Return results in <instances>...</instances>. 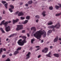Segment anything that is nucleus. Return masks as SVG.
<instances>
[{"label": "nucleus", "mask_w": 61, "mask_h": 61, "mask_svg": "<svg viewBox=\"0 0 61 61\" xmlns=\"http://www.w3.org/2000/svg\"><path fill=\"white\" fill-rule=\"evenodd\" d=\"M44 33V35H43V36L44 37H45L46 36V32L44 30H43V31L41 30L37 31L33 35L34 36L38 39L41 37V36Z\"/></svg>", "instance_id": "obj_1"}, {"label": "nucleus", "mask_w": 61, "mask_h": 61, "mask_svg": "<svg viewBox=\"0 0 61 61\" xmlns=\"http://www.w3.org/2000/svg\"><path fill=\"white\" fill-rule=\"evenodd\" d=\"M19 38H22L23 39H25L23 40L22 41V40L21 39L19 40L18 41L17 43L18 45L20 46H22L25 44V43L26 42V41H25V39L26 38V37L25 36H20L19 37Z\"/></svg>", "instance_id": "obj_2"}, {"label": "nucleus", "mask_w": 61, "mask_h": 61, "mask_svg": "<svg viewBox=\"0 0 61 61\" xmlns=\"http://www.w3.org/2000/svg\"><path fill=\"white\" fill-rule=\"evenodd\" d=\"M60 26V25L59 23L56 24L55 25H52L48 26L49 28H54L56 27L57 29L59 28Z\"/></svg>", "instance_id": "obj_3"}, {"label": "nucleus", "mask_w": 61, "mask_h": 61, "mask_svg": "<svg viewBox=\"0 0 61 61\" xmlns=\"http://www.w3.org/2000/svg\"><path fill=\"white\" fill-rule=\"evenodd\" d=\"M23 25H17V27L16 29V30L17 31H19L20 30H21L22 29H23V28H24V27H23Z\"/></svg>", "instance_id": "obj_4"}, {"label": "nucleus", "mask_w": 61, "mask_h": 61, "mask_svg": "<svg viewBox=\"0 0 61 61\" xmlns=\"http://www.w3.org/2000/svg\"><path fill=\"white\" fill-rule=\"evenodd\" d=\"M18 14L19 16H21L24 15V13L22 12H19V11H16L15 14V15H17Z\"/></svg>", "instance_id": "obj_5"}, {"label": "nucleus", "mask_w": 61, "mask_h": 61, "mask_svg": "<svg viewBox=\"0 0 61 61\" xmlns=\"http://www.w3.org/2000/svg\"><path fill=\"white\" fill-rule=\"evenodd\" d=\"M5 22V20H4L2 21L1 23H2L3 25H5V27H6L7 25L8 24V22L6 21L5 23H4Z\"/></svg>", "instance_id": "obj_6"}, {"label": "nucleus", "mask_w": 61, "mask_h": 61, "mask_svg": "<svg viewBox=\"0 0 61 61\" xmlns=\"http://www.w3.org/2000/svg\"><path fill=\"white\" fill-rule=\"evenodd\" d=\"M10 7L11 8H12V9L11 8H9V10L10 12L12 13L13 11L12 10V9H14V7L12 5H10Z\"/></svg>", "instance_id": "obj_7"}, {"label": "nucleus", "mask_w": 61, "mask_h": 61, "mask_svg": "<svg viewBox=\"0 0 61 61\" xmlns=\"http://www.w3.org/2000/svg\"><path fill=\"white\" fill-rule=\"evenodd\" d=\"M5 29V30L6 32H9L11 30L9 26L6 27Z\"/></svg>", "instance_id": "obj_8"}, {"label": "nucleus", "mask_w": 61, "mask_h": 61, "mask_svg": "<svg viewBox=\"0 0 61 61\" xmlns=\"http://www.w3.org/2000/svg\"><path fill=\"white\" fill-rule=\"evenodd\" d=\"M48 50V48H45L44 50H43L42 51L43 52H44L45 53H46L47 52Z\"/></svg>", "instance_id": "obj_9"}, {"label": "nucleus", "mask_w": 61, "mask_h": 61, "mask_svg": "<svg viewBox=\"0 0 61 61\" xmlns=\"http://www.w3.org/2000/svg\"><path fill=\"white\" fill-rule=\"evenodd\" d=\"M19 19H17L16 20H13V24H15V23L17 22H19Z\"/></svg>", "instance_id": "obj_10"}, {"label": "nucleus", "mask_w": 61, "mask_h": 61, "mask_svg": "<svg viewBox=\"0 0 61 61\" xmlns=\"http://www.w3.org/2000/svg\"><path fill=\"white\" fill-rule=\"evenodd\" d=\"M30 52H29L27 54H26V59L27 60L30 57Z\"/></svg>", "instance_id": "obj_11"}, {"label": "nucleus", "mask_w": 61, "mask_h": 61, "mask_svg": "<svg viewBox=\"0 0 61 61\" xmlns=\"http://www.w3.org/2000/svg\"><path fill=\"white\" fill-rule=\"evenodd\" d=\"M58 39V37L57 36H56V38L54 39V42H56L57 41Z\"/></svg>", "instance_id": "obj_12"}, {"label": "nucleus", "mask_w": 61, "mask_h": 61, "mask_svg": "<svg viewBox=\"0 0 61 61\" xmlns=\"http://www.w3.org/2000/svg\"><path fill=\"white\" fill-rule=\"evenodd\" d=\"M17 35V34L16 33L14 34H12V35L9 36V37L10 38V37H12L13 36H16Z\"/></svg>", "instance_id": "obj_13"}, {"label": "nucleus", "mask_w": 61, "mask_h": 61, "mask_svg": "<svg viewBox=\"0 0 61 61\" xmlns=\"http://www.w3.org/2000/svg\"><path fill=\"white\" fill-rule=\"evenodd\" d=\"M46 12L45 11H44L42 12V15H43V17H45L46 16V14H45Z\"/></svg>", "instance_id": "obj_14"}, {"label": "nucleus", "mask_w": 61, "mask_h": 61, "mask_svg": "<svg viewBox=\"0 0 61 61\" xmlns=\"http://www.w3.org/2000/svg\"><path fill=\"white\" fill-rule=\"evenodd\" d=\"M61 15V12L59 13H57L56 15V17L59 16Z\"/></svg>", "instance_id": "obj_15"}, {"label": "nucleus", "mask_w": 61, "mask_h": 61, "mask_svg": "<svg viewBox=\"0 0 61 61\" xmlns=\"http://www.w3.org/2000/svg\"><path fill=\"white\" fill-rule=\"evenodd\" d=\"M52 32V30H50L48 31L47 32V36H48L49 35V33H51Z\"/></svg>", "instance_id": "obj_16"}, {"label": "nucleus", "mask_w": 61, "mask_h": 61, "mask_svg": "<svg viewBox=\"0 0 61 61\" xmlns=\"http://www.w3.org/2000/svg\"><path fill=\"white\" fill-rule=\"evenodd\" d=\"M28 22V20H25L23 22V24H25L27 23Z\"/></svg>", "instance_id": "obj_17"}, {"label": "nucleus", "mask_w": 61, "mask_h": 61, "mask_svg": "<svg viewBox=\"0 0 61 61\" xmlns=\"http://www.w3.org/2000/svg\"><path fill=\"white\" fill-rule=\"evenodd\" d=\"M54 56L57 57H59L58 54H53Z\"/></svg>", "instance_id": "obj_18"}, {"label": "nucleus", "mask_w": 61, "mask_h": 61, "mask_svg": "<svg viewBox=\"0 0 61 61\" xmlns=\"http://www.w3.org/2000/svg\"><path fill=\"white\" fill-rule=\"evenodd\" d=\"M32 3H33V1L32 0L29 1L28 2V4L29 5L31 4Z\"/></svg>", "instance_id": "obj_19"}, {"label": "nucleus", "mask_w": 61, "mask_h": 61, "mask_svg": "<svg viewBox=\"0 0 61 61\" xmlns=\"http://www.w3.org/2000/svg\"><path fill=\"white\" fill-rule=\"evenodd\" d=\"M0 30L3 33H5V31H4L3 30V29L2 28H1L0 29Z\"/></svg>", "instance_id": "obj_20"}, {"label": "nucleus", "mask_w": 61, "mask_h": 61, "mask_svg": "<svg viewBox=\"0 0 61 61\" xmlns=\"http://www.w3.org/2000/svg\"><path fill=\"white\" fill-rule=\"evenodd\" d=\"M60 8V7L57 5H55V8L57 10H58V9Z\"/></svg>", "instance_id": "obj_21"}, {"label": "nucleus", "mask_w": 61, "mask_h": 61, "mask_svg": "<svg viewBox=\"0 0 61 61\" xmlns=\"http://www.w3.org/2000/svg\"><path fill=\"white\" fill-rule=\"evenodd\" d=\"M19 53V51H15L14 53V54L15 55H16L18 54Z\"/></svg>", "instance_id": "obj_22"}, {"label": "nucleus", "mask_w": 61, "mask_h": 61, "mask_svg": "<svg viewBox=\"0 0 61 61\" xmlns=\"http://www.w3.org/2000/svg\"><path fill=\"white\" fill-rule=\"evenodd\" d=\"M35 41V39H33L31 40V44H33L34 43V41Z\"/></svg>", "instance_id": "obj_23"}, {"label": "nucleus", "mask_w": 61, "mask_h": 61, "mask_svg": "<svg viewBox=\"0 0 61 61\" xmlns=\"http://www.w3.org/2000/svg\"><path fill=\"white\" fill-rule=\"evenodd\" d=\"M53 24V22L51 21H50V22L48 24V25H51Z\"/></svg>", "instance_id": "obj_24"}, {"label": "nucleus", "mask_w": 61, "mask_h": 61, "mask_svg": "<svg viewBox=\"0 0 61 61\" xmlns=\"http://www.w3.org/2000/svg\"><path fill=\"white\" fill-rule=\"evenodd\" d=\"M30 16H27L26 17V19L28 20H29L30 19Z\"/></svg>", "instance_id": "obj_25"}, {"label": "nucleus", "mask_w": 61, "mask_h": 61, "mask_svg": "<svg viewBox=\"0 0 61 61\" xmlns=\"http://www.w3.org/2000/svg\"><path fill=\"white\" fill-rule=\"evenodd\" d=\"M36 29L35 27H34V29L33 30V31L32 32V33H35L36 31Z\"/></svg>", "instance_id": "obj_26"}, {"label": "nucleus", "mask_w": 61, "mask_h": 61, "mask_svg": "<svg viewBox=\"0 0 61 61\" xmlns=\"http://www.w3.org/2000/svg\"><path fill=\"white\" fill-rule=\"evenodd\" d=\"M8 5V3H6V4H5L4 5V6L5 7V8L6 9L7 8V6Z\"/></svg>", "instance_id": "obj_27"}, {"label": "nucleus", "mask_w": 61, "mask_h": 61, "mask_svg": "<svg viewBox=\"0 0 61 61\" xmlns=\"http://www.w3.org/2000/svg\"><path fill=\"white\" fill-rule=\"evenodd\" d=\"M21 49V47H19L18 48V49H17L16 50L17 51H19Z\"/></svg>", "instance_id": "obj_28"}, {"label": "nucleus", "mask_w": 61, "mask_h": 61, "mask_svg": "<svg viewBox=\"0 0 61 61\" xmlns=\"http://www.w3.org/2000/svg\"><path fill=\"white\" fill-rule=\"evenodd\" d=\"M49 9L50 10H52L53 9V7L52 6H50L49 8Z\"/></svg>", "instance_id": "obj_29"}, {"label": "nucleus", "mask_w": 61, "mask_h": 61, "mask_svg": "<svg viewBox=\"0 0 61 61\" xmlns=\"http://www.w3.org/2000/svg\"><path fill=\"white\" fill-rule=\"evenodd\" d=\"M35 18H37L38 19H39L40 18V16L39 15H36L35 16Z\"/></svg>", "instance_id": "obj_30"}, {"label": "nucleus", "mask_w": 61, "mask_h": 61, "mask_svg": "<svg viewBox=\"0 0 61 61\" xmlns=\"http://www.w3.org/2000/svg\"><path fill=\"white\" fill-rule=\"evenodd\" d=\"M20 19L21 20H23L25 19V17H20Z\"/></svg>", "instance_id": "obj_31"}, {"label": "nucleus", "mask_w": 61, "mask_h": 61, "mask_svg": "<svg viewBox=\"0 0 61 61\" xmlns=\"http://www.w3.org/2000/svg\"><path fill=\"white\" fill-rule=\"evenodd\" d=\"M3 48H0V54L1 52H2L3 51Z\"/></svg>", "instance_id": "obj_32"}, {"label": "nucleus", "mask_w": 61, "mask_h": 61, "mask_svg": "<svg viewBox=\"0 0 61 61\" xmlns=\"http://www.w3.org/2000/svg\"><path fill=\"white\" fill-rule=\"evenodd\" d=\"M46 56H47V57H51V56H50V55L48 54L46 55Z\"/></svg>", "instance_id": "obj_33"}, {"label": "nucleus", "mask_w": 61, "mask_h": 61, "mask_svg": "<svg viewBox=\"0 0 61 61\" xmlns=\"http://www.w3.org/2000/svg\"><path fill=\"white\" fill-rule=\"evenodd\" d=\"M6 3V2L4 1H2V3L3 4H5Z\"/></svg>", "instance_id": "obj_34"}, {"label": "nucleus", "mask_w": 61, "mask_h": 61, "mask_svg": "<svg viewBox=\"0 0 61 61\" xmlns=\"http://www.w3.org/2000/svg\"><path fill=\"white\" fill-rule=\"evenodd\" d=\"M6 61H10V59H9V58H8V59L6 60Z\"/></svg>", "instance_id": "obj_35"}, {"label": "nucleus", "mask_w": 61, "mask_h": 61, "mask_svg": "<svg viewBox=\"0 0 61 61\" xmlns=\"http://www.w3.org/2000/svg\"><path fill=\"white\" fill-rule=\"evenodd\" d=\"M41 55H38V56L37 58H40L41 57Z\"/></svg>", "instance_id": "obj_36"}, {"label": "nucleus", "mask_w": 61, "mask_h": 61, "mask_svg": "<svg viewBox=\"0 0 61 61\" xmlns=\"http://www.w3.org/2000/svg\"><path fill=\"white\" fill-rule=\"evenodd\" d=\"M35 28V27H32L31 28V30H33L34 29V28Z\"/></svg>", "instance_id": "obj_37"}, {"label": "nucleus", "mask_w": 61, "mask_h": 61, "mask_svg": "<svg viewBox=\"0 0 61 61\" xmlns=\"http://www.w3.org/2000/svg\"><path fill=\"white\" fill-rule=\"evenodd\" d=\"M22 33H25V30H23L22 31Z\"/></svg>", "instance_id": "obj_38"}, {"label": "nucleus", "mask_w": 61, "mask_h": 61, "mask_svg": "<svg viewBox=\"0 0 61 61\" xmlns=\"http://www.w3.org/2000/svg\"><path fill=\"white\" fill-rule=\"evenodd\" d=\"M6 56L5 55H3L2 56V57L3 58H4Z\"/></svg>", "instance_id": "obj_39"}, {"label": "nucleus", "mask_w": 61, "mask_h": 61, "mask_svg": "<svg viewBox=\"0 0 61 61\" xmlns=\"http://www.w3.org/2000/svg\"><path fill=\"white\" fill-rule=\"evenodd\" d=\"M1 38L0 37V45H1L2 44V43H1Z\"/></svg>", "instance_id": "obj_40"}, {"label": "nucleus", "mask_w": 61, "mask_h": 61, "mask_svg": "<svg viewBox=\"0 0 61 61\" xmlns=\"http://www.w3.org/2000/svg\"><path fill=\"white\" fill-rule=\"evenodd\" d=\"M58 5L59 6H60L61 7V4L58 3Z\"/></svg>", "instance_id": "obj_41"}, {"label": "nucleus", "mask_w": 61, "mask_h": 61, "mask_svg": "<svg viewBox=\"0 0 61 61\" xmlns=\"http://www.w3.org/2000/svg\"><path fill=\"white\" fill-rule=\"evenodd\" d=\"M25 6L27 7H28V4H25Z\"/></svg>", "instance_id": "obj_42"}, {"label": "nucleus", "mask_w": 61, "mask_h": 61, "mask_svg": "<svg viewBox=\"0 0 61 61\" xmlns=\"http://www.w3.org/2000/svg\"><path fill=\"white\" fill-rule=\"evenodd\" d=\"M36 23H38V22L39 20L38 19L36 20Z\"/></svg>", "instance_id": "obj_43"}, {"label": "nucleus", "mask_w": 61, "mask_h": 61, "mask_svg": "<svg viewBox=\"0 0 61 61\" xmlns=\"http://www.w3.org/2000/svg\"><path fill=\"white\" fill-rule=\"evenodd\" d=\"M3 50L4 51H6V50L5 48H4V49H3Z\"/></svg>", "instance_id": "obj_44"}, {"label": "nucleus", "mask_w": 61, "mask_h": 61, "mask_svg": "<svg viewBox=\"0 0 61 61\" xmlns=\"http://www.w3.org/2000/svg\"><path fill=\"white\" fill-rule=\"evenodd\" d=\"M3 14H5V11H3Z\"/></svg>", "instance_id": "obj_45"}, {"label": "nucleus", "mask_w": 61, "mask_h": 61, "mask_svg": "<svg viewBox=\"0 0 61 61\" xmlns=\"http://www.w3.org/2000/svg\"><path fill=\"white\" fill-rule=\"evenodd\" d=\"M8 24L9 23H10L11 22V21H9L8 22Z\"/></svg>", "instance_id": "obj_46"}, {"label": "nucleus", "mask_w": 61, "mask_h": 61, "mask_svg": "<svg viewBox=\"0 0 61 61\" xmlns=\"http://www.w3.org/2000/svg\"><path fill=\"white\" fill-rule=\"evenodd\" d=\"M39 47V46H36L35 47H36V48H38Z\"/></svg>", "instance_id": "obj_47"}, {"label": "nucleus", "mask_w": 61, "mask_h": 61, "mask_svg": "<svg viewBox=\"0 0 61 61\" xmlns=\"http://www.w3.org/2000/svg\"><path fill=\"white\" fill-rule=\"evenodd\" d=\"M27 36L28 37H29L30 36V35H29V34L28 33L27 34Z\"/></svg>", "instance_id": "obj_48"}, {"label": "nucleus", "mask_w": 61, "mask_h": 61, "mask_svg": "<svg viewBox=\"0 0 61 61\" xmlns=\"http://www.w3.org/2000/svg\"><path fill=\"white\" fill-rule=\"evenodd\" d=\"M12 54H11V53H10V54H9V55L10 56H12Z\"/></svg>", "instance_id": "obj_49"}, {"label": "nucleus", "mask_w": 61, "mask_h": 61, "mask_svg": "<svg viewBox=\"0 0 61 61\" xmlns=\"http://www.w3.org/2000/svg\"><path fill=\"white\" fill-rule=\"evenodd\" d=\"M50 47L51 49L53 48V47L52 46H50Z\"/></svg>", "instance_id": "obj_50"}, {"label": "nucleus", "mask_w": 61, "mask_h": 61, "mask_svg": "<svg viewBox=\"0 0 61 61\" xmlns=\"http://www.w3.org/2000/svg\"><path fill=\"white\" fill-rule=\"evenodd\" d=\"M23 5V3H20V5Z\"/></svg>", "instance_id": "obj_51"}, {"label": "nucleus", "mask_w": 61, "mask_h": 61, "mask_svg": "<svg viewBox=\"0 0 61 61\" xmlns=\"http://www.w3.org/2000/svg\"><path fill=\"white\" fill-rule=\"evenodd\" d=\"M29 8V7H27L26 8V9H28Z\"/></svg>", "instance_id": "obj_52"}, {"label": "nucleus", "mask_w": 61, "mask_h": 61, "mask_svg": "<svg viewBox=\"0 0 61 61\" xmlns=\"http://www.w3.org/2000/svg\"><path fill=\"white\" fill-rule=\"evenodd\" d=\"M43 40H41V43H43Z\"/></svg>", "instance_id": "obj_53"}, {"label": "nucleus", "mask_w": 61, "mask_h": 61, "mask_svg": "<svg viewBox=\"0 0 61 61\" xmlns=\"http://www.w3.org/2000/svg\"><path fill=\"white\" fill-rule=\"evenodd\" d=\"M2 18V17L1 16H0V20H1Z\"/></svg>", "instance_id": "obj_54"}, {"label": "nucleus", "mask_w": 61, "mask_h": 61, "mask_svg": "<svg viewBox=\"0 0 61 61\" xmlns=\"http://www.w3.org/2000/svg\"><path fill=\"white\" fill-rule=\"evenodd\" d=\"M48 55H50L51 54V52H49V53Z\"/></svg>", "instance_id": "obj_55"}, {"label": "nucleus", "mask_w": 61, "mask_h": 61, "mask_svg": "<svg viewBox=\"0 0 61 61\" xmlns=\"http://www.w3.org/2000/svg\"><path fill=\"white\" fill-rule=\"evenodd\" d=\"M39 49H40V48H38L37 49L36 51H38V50H39Z\"/></svg>", "instance_id": "obj_56"}, {"label": "nucleus", "mask_w": 61, "mask_h": 61, "mask_svg": "<svg viewBox=\"0 0 61 61\" xmlns=\"http://www.w3.org/2000/svg\"><path fill=\"white\" fill-rule=\"evenodd\" d=\"M3 24L1 22V23L0 24V25H2Z\"/></svg>", "instance_id": "obj_57"}, {"label": "nucleus", "mask_w": 61, "mask_h": 61, "mask_svg": "<svg viewBox=\"0 0 61 61\" xmlns=\"http://www.w3.org/2000/svg\"><path fill=\"white\" fill-rule=\"evenodd\" d=\"M9 40V39L8 38H7L6 40V41H8Z\"/></svg>", "instance_id": "obj_58"}, {"label": "nucleus", "mask_w": 61, "mask_h": 61, "mask_svg": "<svg viewBox=\"0 0 61 61\" xmlns=\"http://www.w3.org/2000/svg\"><path fill=\"white\" fill-rule=\"evenodd\" d=\"M59 40H60V41H61V38H59Z\"/></svg>", "instance_id": "obj_59"}, {"label": "nucleus", "mask_w": 61, "mask_h": 61, "mask_svg": "<svg viewBox=\"0 0 61 61\" xmlns=\"http://www.w3.org/2000/svg\"><path fill=\"white\" fill-rule=\"evenodd\" d=\"M53 31H55V29H53Z\"/></svg>", "instance_id": "obj_60"}, {"label": "nucleus", "mask_w": 61, "mask_h": 61, "mask_svg": "<svg viewBox=\"0 0 61 61\" xmlns=\"http://www.w3.org/2000/svg\"><path fill=\"white\" fill-rule=\"evenodd\" d=\"M6 1H9L11 0H6Z\"/></svg>", "instance_id": "obj_61"}, {"label": "nucleus", "mask_w": 61, "mask_h": 61, "mask_svg": "<svg viewBox=\"0 0 61 61\" xmlns=\"http://www.w3.org/2000/svg\"><path fill=\"white\" fill-rule=\"evenodd\" d=\"M43 0V1H46V0Z\"/></svg>", "instance_id": "obj_62"}, {"label": "nucleus", "mask_w": 61, "mask_h": 61, "mask_svg": "<svg viewBox=\"0 0 61 61\" xmlns=\"http://www.w3.org/2000/svg\"><path fill=\"white\" fill-rule=\"evenodd\" d=\"M12 0L13 1H14L15 0Z\"/></svg>", "instance_id": "obj_63"}, {"label": "nucleus", "mask_w": 61, "mask_h": 61, "mask_svg": "<svg viewBox=\"0 0 61 61\" xmlns=\"http://www.w3.org/2000/svg\"><path fill=\"white\" fill-rule=\"evenodd\" d=\"M60 43L61 44V42H60Z\"/></svg>", "instance_id": "obj_64"}]
</instances>
